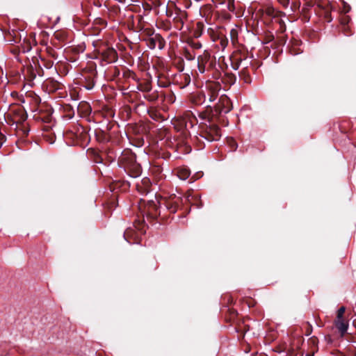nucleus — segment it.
Masks as SVG:
<instances>
[{
	"instance_id": "f257e3e1",
	"label": "nucleus",
	"mask_w": 356,
	"mask_h": 356,
	"mask_svg": "<svg viewBox=\"0 0 356 356\" xmlns=\"http://www.w3.org/2000/svg\"><path fill=\"white\" fill-rule=\"evenodd\" d=\"M216 110L220 114L227 113L232 110V103L227 96H221L216 106Z\"/></svg>"
},
{
	"instance_id": "f03ea898",
	"label": "nucleus",
	"mask_w": 356,
	"mask_h": 356,
	"mask_svg": "<svg viewBox=\"0 0 356 356\" xmlns=\"http://www.w3.org/2000/svg\"><path fill=\"white\" fill-rule=\"evenodd\" d=\"M335 325L341 335H343L347 332L348 324L343 318H337L335 321Z\"/></svg>"
},
{
	"instance_id": "7ed1b4c3",
	"label": "nucleus",
	"mask_w": 356,
	"mask_h": 356,
	"mask_svg": "<svg viewBox=\"0 0 356 356\" xmlns=\"http://www.w3.org/2000/svg\"><path fill=\"white\" fill-rule=\"evenodd\" d=\"M266 13L272 18H281L285 15L284 13L275 10L274 8L271 7L266 8Z\"/></svg>"
},
{
	"instance_id": "20e7f679",
	"label": "nucleus",
	"mask_w": 356,
	"mask_h": 356,
	"mask_svg": "<svg viewBox=\"0 0 356 356\" xmlns=\"http://www.w3.org/2000/svg\"><path fill=\"white\" fill-rule=\"evenodd\" d=\"M318 8H320L319 15H323L324 18L328 21V22H330L332 21L331 18V12L328 7H323L321 5H318Z\"/></svg>"
},
{
	"instance_id": "39448f33",
	"label": "nucleus",
	"mask_w": 356,
	"mask_h": 356,
	"mask_svg": "<svg viewBox=\"0 0 356 356\" xmlns=\"http://www.w3.org/2000/svg\"><path fill=\"white\" fill-rule=\"evenodd\" d=\"M217 1L221 4L227 2V7L228 10L230 11H234L235 9L234 0H217Z\"/></svg>"
},
{
	"instance_id": "423d86ee",
	"label": "nucleus",
	"mask_w": 356,
	"mask_h": 356,
	"mask_svg": "<svg viewBox=\"0 0 356 356\" xmlns=\"http://www.w3.org/2000/svg\"><path fill=\"white\" fill-rule=\"evenodd\" d=\"M189 175H190V172H189L188 170H187V169L180 170L178 172V176L182 180L186 179L189 177Z\"/></svg>"
},
{
	"instance_id": "0eeeda50",
	"label": "nucleus",
	"mask_w": 356,
	"mask_h": 356,
	"mask_svg": "<svg viewBox=\"0 0 356 356\" xmlns=\"http://www.w3.org/2000/svg\"><path fill=\"white\" fill-rule=\"evenodd\" d=\"M212 131H213V136H212L211 140H217L219 139L220 136V131L217 126H213L212 128Z\"/></svg>"
},
{
	"instance_id": "6e6552de",
	"label": "nucleus",
	"mask_w": 356,
	"mask_h": 356,
	"mask_svg": "<svg viewBox=\"0 0 356 356\" xmlns=\"http://www.w3.org/2000/svg\"><path fill=\"white\" fill-rule=\"evenodd\" d=\"M197 60L199 70L201 73H203L204 72V63H206V60H204L202 56H199Z\"/></svg>"
},
{
	"instance_id": "1a4fd4ad",
	"label": "nucleus",
	"mask_w": 356,
	"mask_h": 356,
	"mask_svg": "<svg viewBox=\"0 0 356 356\" xmlns=\"http://www.w3.org/2000/svg\"><path fill=\"white\" fill-rule=\"evenodd\" d=\"M158 40L159 42V48L161 49V42H160V39H159V35H156L154 38H151L149 39V42H150V47L152 48H155L156 47V41Z\"/></svg>"
},
{
	"instance_id": "9d476101",
	"label": "nucleus",
	"mask_w": 356,
	"mask_h": 356,
	"mask_svg": "<svg viewBox=\"0 0 356 356\" xmlns=\"http://www.w3.org/2000/svg\"><path fill=\"white\" fill-rule=\"evenodd\" d=\"M209 97V102H212L215 101L218 97V93L216 91H209L207 94Z\"/></svg>"
},
{
	"instance_id": "9b49d317",
	"label": "nucleus",
	"mask_w": 356,
	"mask_h": 356,
	"mask_svg": "<svg viewBox=\"0 0 356 356\" xmlns=\"http://www.w3.org/2000/svg\"><path fill=\"white\" fill-rule=\"evenodd\" d=\"M345 307H341L339 309V310L337 311V318H343V314H344V312H345Z\"/></svg>"
},
{
	"instance_id": "f8f14e48",
	"label": "nucleus",
	"mask_w": 356,
	"mask_h": 356,
	"mask_svg": "<svg viewBox=\"0 0 356 356\" xmlns=\"http://www.w3.org/2000/svg\"><path fill=\"white\" fill-rule=\"evenodd\" d=\"M351 8L349 4H348L346 2L343 1V11L345 13H348L350 10Z\"/></svg>"
},
{
	"instance_id": "ddd939ff",
	"label": "nucleus",
	"mask_w": 356,
	"mask_h": 356,
	"mask_svg": "<svg viewBox=\"0 0 356 356\" xmlns=\"http://www.w3.org/2000/svg\"><path fill=\"white\" fill-rule=\"evenodd\" d=\"M151 2L153 6L154 7H159L161 5L162 2L161 0H148Z\"/></svg>"
},
{
	"instance_id": "4468645a",
	"label": "nucleus",
	"mask_w": 356,
	"mask_h": 356,
	"mask_svg": "<svg viewBox=\"0 0 356 356\" xmlns=\"http://www.w3.org/2000/svg\"><path fill=\"white\" fill-rule=\"evenodd\" d=\"M277 1L284 8H286L289 3V0H277Z\"/></svg>"
},
{
	"instance_id": "2eb2a0df",
	"label": "nucleus",
	"mask_w": 356,
	"mask_h": 356,
	"mask_svg": "<svg viewBox=\"0 0 356 356\" xmlns=\"http://www.w3.org/2000/svg\"><path fill=\"white\" fill-rule=\"evenodd\" d=\"M131 229H127L124 233V237L125 238V240L128 241L127 238L130 236L131 235Z\"/></svg>"
},
{
	"instance_id": "dca6fc26",
	"label": "nucleus",
	"mask_w": 356,
	"mask_h": 356,
	"mask_svg": "<svg viewBox=\"0 0 356 356\" xmlns=\"http://www.w3.org/2000/svg\"><path fill=\"white\" fill-rule=\"evenodd\" d=\"M222 17H223V19L225 20H230L232 16L229 13H225Z\"/></svg>"
},
{
	"instance_id": "f3484780",
	"label": "nucleus",
	"mask_w": 356,
	"mask_h": 356,
	"mask_svg": "<svg viewBox=\"0 0 356 356\" xmlns=\"http://www.w3.org/2000/svg\"><path fill=\"white\" fill-rule=\"evenodd\" d=\"M341 30L346 31L348 29V24H341Z\"/></svg>"
},
{
	"instance_id": "a211bd4d",
	"label": "nucleus",
	"mask_w": 356,
	"mask_h": 356,
	"mask_svg": "<svg viewBox=\"0 0 356 356\" xmlns=\"http://www.w3.org/2000/svg\"><path fill=\"white\" fill-rule=\"evenodd\" d=\"M302 20H304V21H309V17H308L306 14H304L303 15Z\"/></svg>"
},
{
	"instance_id": "6ab92c4d",
	"label": "nucleus",
	"mask_w": 356,
	"mask_h": 356,
	"mask_svg": "<svg viewBox=\"0 0 356 356\" xmlns=\"http://www.w3.org/2000/svg\"><path fill=\"white\" fill-rule=\"evenodd\" d=\"M186 1L188 2V5L186 6V8H188L191 5V1L190 0H186Z\"/></svg>"
},
{
	"instance_id": "aec40b11",
	"label": "nucleus",
	"mask_w": 356,
	"mask_h": 356,
	"mask_svg": "<svg viewBox=\"0 0 356 356\" xmlns=\"http://www.w3.org/2000/svg\"><path fill=\"white\" fill-rule=\"evenodd\" d=\"M289 20L291 22H293V21H296V19L295 18H289Z\"/></svg>"
},
{
	"instance_id": "412c9836",
	"label": "nucleus",
	"mask_w": 356,
	"mask_h": 356,
	"mask_svg": "<svg viewBox=\"0 0 356 356\" xmlns=\"http://www.w3.org/2000/svg\"><path fill=\"white\" fill-rule=\"evenodd\" d=\"M59 20H60V17H56L54 22H58Z\"/></svg>"
},
{
	"instance_id": "4be33fe9",
	"label": "nucleus",
	"mask_w": 356,
	"mask_h": 356,
	"mask_svg": "<svg viewBox=\"0 0 356 356\" xmlns=\"http://www.w3.org/2000/svg\"><path fill=\"white\" fill-rule=\"evenodd\" d=\"M147 34H148L149 35H152V31H148Z\"/></svg>"
},
{
	"instance_id": "5701e85b",
	"label": "nucleus",
	"mask_w": 356,
	"mask_h": 356,
	"mask_svg": "<svg viewBox=\"0 0 356 356\" xmlns=\"http://www.w3.org/2000/svg\"><path fill=\"white\" fill-rule=\"evenodd\" d=\"M147 6L149 9H151V6H150L149 4H147Z\"/></svg>"
},
{
	"instance_id": "b1692460",
	"label": "nucleus",
	"mask_w": 356,
	"mask_h": 356,
	"mask_svg": "<svg viewBox=\"0 0 356 356\" xmlns=\"http://www.w3.org/2000/svg\"><path fill=\"white\" fill-rule=\"evenodd\" d=\"M278 22H281V23H283L284 21L282 19H280Z\"/></svg>"
},
{
	"instance_id": "393cba45",
	"label": "nucleus",
	"mask_w": 356,
	"mask_h": 356,
	"mask_svg": "<svg viewBox=\"0 0 356 356\" xmlns=\"http://www.w3.org/2000/svg\"><path fill=\"white\" fill-rule=\"evenodd\" d=\"M111 52H112L113 54H115V51L113 49H112V50H111Z\"/></svg>"
}]
</instances>
